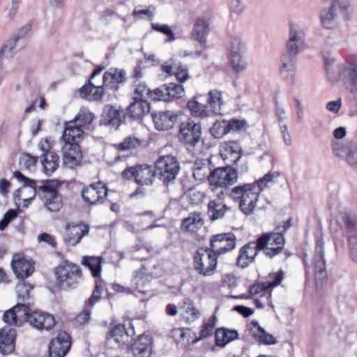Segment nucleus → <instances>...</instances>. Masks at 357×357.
I'll use <instances>...</instances> for the list:
<instances>
[{"mask_svg":"<svg viewBox=\"0 0 357 357\" xmlns=\"http://www.w3.org/2000/svg\"><path fill=\"white\" fill-rule=\"evenodd\" d=\"M261 250L258 247V241L257 243L251 242L243 247L237 258V264L241 268L247 267L253 262L257 255V251Z\"/></svg>","mask_w":357,"mask_h":357,"instance_id":"bb28decb","label":"nucleus"},{"mask_svg":"<svg viewBox=\"0 0 357 357\" xmlns=\"http://www.w3.org/2000/svg\"><path fill=\"white\" fill-rule=\"evenodd\" d=\"M227 123L229 132L245 130L248 128V123L245 119H232L227 121Z\"/></svg>","mask_w":357,"mask_h":357,"instance_id":"e2e57ef3","label":"nucleus"},{"mask_svg":"<svg viewBox=\"0 0 357 357\" xmlns=\"http://www.w3.org/2000/svg\"><path fill=\"white\" fill-rule=\"evenodd\" d=\"M204 223L201 214L191 213L183 220L182 227L188 231L195 233L203 227Z\"/></svg>","mask_w":357,"mask_h":357,"instance_id":"ea45409f","label":"nucleus"},{"mask_svg":"<svg viewBox=\"0 0 357 357\" xmlns=\"http://www.w3.org/2000/svg\"><path fill=\"white\" fill-rule=\"evenodd\" d=\"M202 126L199 123L192 121H188L181 123L178 137L186 144L195 146L201 139Z\"/></svg>","mask_w":357,"mask_h":357,"instance_id":"4468645a","label":"nucleus"},{"mask_svg":"<svg viewBox=\"0 0 357 357\" xmlns=\"http://www.w3.org/2000/svg\"><path fill=\"white\" fill-rule=\"evenodd\" d=\"M58 185L55 180L47 181L38 188L40 196L45 207L51 212H57L61 208L63 203L54 186Z\"/></svg>","mask_w":357,"mask_h":357,"instance_id":"9b49d317","label":"nucleus"},{"mask_svg":"<svg viewBox=\"0 0 357 357\" xmlns=\"http://www.w3.org/2000/svg\"><path fill=\"white\" fill-rule=\"evenodd\" d=\"M150 111V105L146 100H136L128 107V113L135 119H141Z\"/></svg>","mask_w":357,"mask_h":357,"instance_id":"58836bf2","label":"nucleus"},{"mask_svg":"<svg viewBox=\"0 0 357 357\" xmlns=\"http://www.w3.org/2000/svg\"><path fill=\"white\" fill-rule=\"evenodd\" d=\"M180 171V164L172 155L160 156L155 162V172L165 184L174 181Z\"/></svg>","mask_w":357,"mask_h":357,"instance_id":"6e6552de","label":"nucleus"},{"mask_svg":"<svg viewBox=\"0 0 357 357\" xmlns=\"http://www.w3.org/2000/svg\"><path fill=\"white\" fill-rule=\"evenodd\" d=\"M324 255V242L320 239L317 241L312 256L305 255L304 257L307 274H314L317 280H322L327 275Z\"/></svg>","mask_w":357,"mask_h":357,"instance_id":"423d86ee","label":"nucleus"},{"mask_svg":"<svg viewBox=\"0 0 357 357\" xmlns=\"http://www.w3.org/2000/svg\"><path fill=\"white\" fill-rule=\"evenodd\" d=\"M151 28L155 31L162 33L167 36L166 39V42H172L176 40V37L170 26L167 24H151Z\"/></svg>","mask_w":357,"mask_h":357,"instance_id":"bf43d9fd","label":"nucleus"},{"mask_svg":"<svg viewBox=\"0 0 357 357\" xmlns=\"http://www.w3.org/2000/svg\"><path fill=\"white\" fill-rule=\"evenodd\" d=\"M207 104L210 107V113L221 114L225 105L222 92L218 89L210 90L207 93Z\"/></svg>","mask_w":357,"mask_h":357,"instance_id":"473e14b6","label":"nucleus"},{"mask_svg":"<svg viewBox=\"0 0 357 357\" xmlns=\"http://www.w3.org/2000/svg\"><path fill=\"white\" fill-rule=\"evenodd\" d=\"M152 279V275L144 267H142L135 272L132 279V284L135 287L138 292L146 294L148 291L145 289Z\"/></svg>","mask_w":357,"mask_h":357,"instance_id":"2f4dec72","label":"nucleus"},{"mask_svg":"<svg viewBox=\"0 0 357 357\" xmlns=\"http://www.w3.org/2000/svg\"><path fill=\"white\" fill-rule=\"evenodd\" d=\"M62 153L65 166L72 169L80 163L82 155L78 145L63 144Z\"/></svg>","mask_w":357,"mask_h":357,"instance_id":"393cba45","label":"nucleus"},{"mask_svg":"<svg viewBox=\"0 0 357 357\" xmlns=\"http://www.w3.org/2000/svg\"><path fill=\"white\" fill-rule=\"evenodd\" d=\"M110 338L119 344H124L128 340V334L123 324L116 325L111 331Z\"/></svg>","mask_w":357,"mask_h":357,"instance_id":"864d4df0","label":"nucleus"},{"mask_svg":"<svg viewBox=\"0 0 357 357\" xmlns=\"http://www.w3.org/2000/svg\"><path fill=\"white\" fill-rule=\"evenodd\" d=\"M126 73L123 70L111 68L103 75V86L105 88L117 90L119 85L126 81Z\"/></svg>","mask_w":357,"mask_h":357,"instance_id":"a878e982","label":"nucleus"},{"mask_svg":"<svg viewBox=\"0 0 357 357\" xmlns=\"http://www.w3.org/2000/svg\"><path fill=\"white\" fill-rule=\"evenodd\" d=\"M13 176L23 185L13 193L15 204L20 207L22 201V207L26 208L36 195V182L24 176L20 172L15 171Z\"/></svg>","mask_w":357,"mask_h":357,"instance_id":"0eeeda50","label":"nucleus"},{"mask_svg":"<svg viewBox=\"0 0 357 357\" xmlns=\"http://www.w3.org/2000/svg\"><path fill=\"white\" fill-rule=\"evenodd\" d=\"M280 174L278 172H268L263 177L258 181L252 183L261 192L266 188H270L275 183L280 177Z\"/></svg>","mask_w":357,"mask_h":357,"instance_id":"79ce46f5","label":"nucleus"},{"mask_svg":"<svg viewBox=\"0 0 357 357\" xmlns=\"http://www.w3.org/2000/svg\"><path fill=\"white\" fill-rule=\"evenodd\" d=\"M344 160L352 168L357 169V144L350 150Z\"/></svg>","mask_w":357,"mask_h":357,"instance_id":"774afa93","label":"nucleus"},{"mask_svg":"<svg viewBox=\"0 0 357 357\" xmlns=\"http://www.w3.org/2000/svg\"><path fill=\"white\" fill-rule=\"evenodd\" d=\"M229 132L228 123L226 120L216 121L211 128V135L217 139L222 138Z\"/></svg>","mask_w":357,"mask_h":357,"instance_id":"5fc2aeb1","label":"nucleus"},{"mask_svg":"<svg viewBox=\"0 0 357 357\" xmlns=\"http://www.w3.org/2000/svg\"><path fill=\"white\" fill-rule=\"evenodd\" d=\"M357 144L348 141L346 142L342 141H332L331 147L333 154L342 160L347 155L350 150Z\"/></svg>","mask_w":357,"mask_h":357,"instance_id":"a19ab883","label":"nucleus"},{"mask_svg":"<svg viewBox=\"0 0 357 357\" xmlns=\"http://www.w3.org/2000/svg\"><path fill=\"white\" fill-rule=\"evenodd\" d=\"M155 175V171L148 165L129 167L122 172V176L124 178L127 180L135 178V182L139 185H151Z\"/></svg>","mask_w":357,"mask_h":357,"instance_id":"9d476101","label":"nucleus"},{"mask_svg":"<svg viewBox=\"0 0 357 357\" xmlns=\"http://www.w3.org/2000/svg\"><path fill=\"white\" fill-rule=\"evenodd\" d=\"M187 107L194 116L206 118L210 116V111L208 110L207 106L200 103L195 98L188 102Z\"/></svg>","mask_w":357,"mask_h":357,"instance_id":"de8ad7c7","label":"nucleus"},{"mask_svg":"<svg viewBox=\"0 0 357 357\" xmlns=\"http://www.w3.org/2000/svg\"><path fill=\"white\" fill-rule=\"evenodd\" d=\"M227 205L219 200H212L208 204V213L212 220L222 218L227 210Z\"/></svg>","mask_w":357,"mask_h":357,"instance_id":"37998d69","label":"nucleus"},{"mask_svg":"<svg viewBox=\"0 0 357 357\" xmlns=\"http://www.w3.org/2000/svg\"><path fill=\"white\" fill-rule=\"evenodd\" d=\"M260 192L252 183L239 185L231 190V197L238 202L240 210L245 215L252 213L257 206Z\"/></svg>","mask_w":357,"mask_h":357,"instance_id":"f03ea898","label":"nucleus"},{"mask_svg":"<svg viewBox=\"0 0 357 357\" xmlns=\"http://www.w3.org/2000/svg\"><path fill=\"white\" fill-rule=\"evenodd\" d=\"M32 287L25 282H20L16 286V292L18 301H24L29 298V293Z\"/></svg>","mask_w":357,"mask_h":357,"instance_id":"052dcab7","label":"nucleus"},{"mask_svg":"<svg viewBox=\"0 0 357 357\" xmlns=\"http://www.w3.org/2000/svg\"><path fill=\"white\" fill-rule=\"evenodd\" d=\"M54 275L56 285L62 289L68 290L78 284L82 272L79 266L66 261L55 268Z\"/></svg>","mask_w":357,"mask_h":357,"instance_id":"7ed1b4c3","label":"nucleus"},{"mask_svg":"<svg viewBox=\"0 0 357 357\" xmlns=\"http://www.w3.org/2000/svg\"><path fill=\"white\" fill-rule=\"evenodd\" d=\"M182 318L187 322H193L199 318L200 311L197 308L194 302L190 299L184 301L181 308Z\"/></svg>","mask_w":357,"mask_h":357,"instance_id":"4c0bfd02","label":"nucleus"},{"mask_svg":"<svg viewBox=\"0 0 357 357\" xmlns=\"http://www.w3.org/2000/svg\"><path fill=\"white\" fill-rule=\"evenodd\" d=\"M217 266L218 257L210 248H199L193 256L194 270L204 277L213 275Z\"/></svg>","mask_w":357,"mask_h":357,"instance_id":"39448f33","label":"nucleus"},{"mask_svg":"<svg viewBox=\"0 0 357 357\" xmlns=\"http://www.w3.org/2000/svg\"><path fill=\"white\" fill-rule=\"evenodd\" d=\"M187 195L190 202L193 204H199L202 203L205 198L204 192L197 188L189 190Z\"/></svg>","mask_w":357,"mask_h":357,"instance_id":"0e129e2a","label":"nucleus"},{"mask_svg":"<svg viewBox=\"0 0 357 357\" xmlns=\"http://www.w3.org/2000/svg\"><path fill=\"white\" fill-rule=\"evenodd\" d=\"M215 344L218 347H225L238 337L236 330L219 328L215 331Z\"/></svg>","mask_w":357,"mask_h":357,"instance_id":"e433bc0d","label":"nucleus"},{"mask_svg":"<svg viewBox=\"0 0 357 357\" xmlns=\"http://www.w3.org/2000/svg\"><path fill=\"white\" fill-rule=\"evenodd\" d=\"M193 177L198 181H202L208 178L211 174V169L209 165L204 160H197L193 166L192 169Z\"/></svg>","mask_w":357,"mask_h":357,"instance_id":"c03bdc74","label":"nucleus"},{"mask_svg":"<svg viewBox=\"0 0 357 357\" xmlns=\"http://www.w3.org/2000/svg\"><path fill=\"white\" fill-rule=\"evenodd\" d=\"M216 324L217 318L215 315H213L208 319L204 320L203 325L202 326V329L200 331V335L193 342H197L202 339L206 338L212 335Z\"/></svg>","mask_w":357,"mask_h":357,"instance_id":"8fccbe9b","label":"nucleus"},{"mask_svg":"<svg viewBox=\"0 0 357 357\" xmlns=\"http://www.w3.org/2000/svg\"><path fill=\"white\" fill-rule=\"evenodd\" d=\"M241 146L236 142H225L220 146V155L229 164L236 163L241 158Z\"/></svg>","mask_w":357,"mask_h":357,"instance_id":"4be33fe9","label":"nucleus"},{"mask_svg":"<svg viewBox=\"0 0 357 357\" xmlns=\"http://www.w3.org/2000/svg\"><path fill=\"white\" fill-rule=\"evenodd\" d=\"M250 326L252 336L259 344L271 345L277 343L276 338L273 335L266 333L257 321H252Z\"/></svg>","mask_w":357,"mask_h":357,"instance_id":"cd10ccee","label":"nucleus"},{"mask_svg":"<svg viewBox=\"0 0 357 357\" xmlns=\"http://www.w3.org/2000/svg\"><path fill=\"white\" fill-rule=\"evenodd\" d=\"M338 75L341 81L348 84L351 91H357V56L351 54L337 65Z\"/></svg>","mask_w":357,"mask_h":357,"instance_id":"1a4fd4ad","label":"nucleus"},{"mask_svg":"<svg viewBox=\"0 0 357 357\" xmlns=\"http://www.w3.org/2000/svg\"><path fill=\"white\" fill-rule=\"evenodd\" d=\"M37 160L38 158L36 157L32 156L28 153H23L20 157V165L22 168L31 171L34 169Z\"/></svg>","mask_w":357,"mask_h":357,"instance_id":"680f3d73","label":"nucleus"},{"mask_svg":"<svg viewBox=\"0 0 357 357\" xmlns=\"http://www.w3.org/2000/svg\"><path fill=\"white\" fill-rule=\"evenodd\" d=\"M101 262L100 257L84 256L81 264L89 268L94 278H98L100 275L102 270Z\"/></svg>","mask_w":357,"mask_h":357,"instance_id":"a18cd8bd","label":"nucleus"},{"mask_svg":"<svg viewBox=\"0 0 357 357\" xmlns=\"http://www.w3.org/2000/svg\"><path fill=\"white\" fill-rule=\"evenodd\" d=\"M284 238L281 234H266L258 238L259 249L263 250L270 258L278 255L283 250Z\"/></svg>","mask_w":357,"mask_h":357,"instance_id":"f8f14e48","label":"nucleus"},{"mask_svg":"<svg viewBox=\"0 0 357 357\" xmlns=\"http://www.w3.org/2000/svg\"><path fill=\"white\" fill-rule=\"evenodd\" d=\"M15 331L8 326L0 330V352L3 354H11L15 348Z\"/></svg>","mask_w":357,"mask_h":357,"instance_id":"c756f323","label":"nucleus"},{"mask_svg":"<svg viewBox=\"0 0 357 357\" xmlns=\"http://www.w3.org/2000/svg\"><path fill=\"white\" fill-rule=\"evenodd\" d=\"M89 227L84 224L67 225L64 234V241L70 246L76 245L82 238L88 234Z\"/></svg>","mask_w":357,"mask_h":357,"instance_id":"412c9836","label":"nucleus"},{"mask_svg":"<svg viewBox=\"0 0 357 357\" xmlns=\"http://www.w3.org/2000/svg\"><path fill=\"white\" fill-rule=\"evenodd\" d=\"M82 134V127L76 124L73 121L67 122L62 135L64 144L78 145V142L81 139Z\"/></svg>","mask_w":357,"mask_h":357,"instance_id":"c85d7f7f","label":"nucleus"},{"mask_svg":"<svg viewBox=\"0 0 357 357\" xmlns=\"http://www.w3.org/2000/svg\"><path fill=\"white\" fill-rule=\"evenodd\" d=\"M107 192L108 189L105 184L98 182L84 188L82 197L85 202L94 205L102 203L107 196Z\"/></svg>","mask_w":357,"mask_h":357,"instance_id":"2eb2a0df","label":"nucleus"},{"mask_svg":"<svg viewBox=\"0 0 357 357\" xmlns=\"http://www.w3.org/2000/svg\"><path fill=\"white\" fill-rule=\"evenodd\" d=\"M70 338L66 332H61L49 345L50 357H64L70 347Z\"/></svg>","mask_w":357,"mask_h":357,"instance_id":"aec40b11","label":"nucleus"},{"mask_svg":"<svg viewBox=\"0 0 357 357\" xmlns=\"http://www.w3.org/2000/svg\"><path fill=\"white\" fill-rule=\"evenodd\" d=\"M103 116L106 125L115 127H119L125 117L123 110L116 109L112 105L105 107Z\"/></svg>","mask_w":357,"mask_h":357,"instance_id":"f704fd0d","label":"nucleus"},{"mask_svg":"<svg viewBox=\"0 0 357 357\" xmlns=\"http://www.w3.org/2000/svg\"><path fill=\"white\" fill-rule=\"evenodd\" d=\"M242 44L238 38H232L229 43V58L232 69L236 73L246 70L248 64L241 55Z\"/></svg>","mask_w":357,"mask_h":357,"instance_id":"f3484780","label":"nucleus"},{"mask_svg":"<svg viewBox=\"0 0 357 357\" xmlns=\"http://www.w3.org/2000/svg\"><path fill=\"white\" fill-rule=\"evenodd\" d=\"M348 246L350 253V257L352 260L357 262V236L351 235L348 238Z\"/></svg>","mask_w":357,"mask_h":357,"instance_id":"338daca9","label":"nucleus"},{"mask_svg":"<svg viewBox=\"0 0 357 357\" xmlns=\"http://www.w3.org/2000/svg\"><path fill=\"white\" fill-rule=\"evenodd\" d=\"M142 144V141L140 139L135 136H129L118 144V148L121 151L136 149L139 148Z\"/></svg>","mask_w":357,"mask_h":357,"instance_id":"6e6d98bb","label":"nucleus"},{"mask_svg":"<svg viewBox=\"0 0 357 357\" xmlns=\"http://www.w3.org/2000/svg\"><path fill=\"white\" fill-rule=\"evenodd\" d=\"M79 91L81 97L90 101L99 100L104 96L103 86H96L91 82L83 86Z\"/></svg>","mask_w":357,"mask_h":357,"instance_id":"c9c22d12","label":"nucleus"},{"mask_svg":"<svg viewBox=\"0 0 357 357\" xmlns=\"http://www.w3.org/2000/svg\"><path fill=\"white\" fill-rule=\"evenodd\" d=\"M223 172V179L225 187L227 188L237 182L238 174L235 169L231 167H222Z\"/></svg>","mask_w":357,"mask_h":357,"instance_id":"4d7b16f0","label":"nucleus"},{"mask_svg":"<svg viewBox=\"0 0 357 357\" xmlns=\"http://www.w3.org/2000/svg\"><path fill=\"white\" fill-rule=\"evenodd\" d=\"M236 246V238L233 234H220L211 239V250L216 256L232 250Z\"/></svg>","mask_w":357,"mask_h":357,"instance_id":"dca6fc26","label":"nucleus"},{"mask_svg":"<svg viewBox=\"0 0 357 357\" xmlns=\"http://www.w3.org/2000/svg\"><path fill=\"white\" fill-rule=\"evenodd\" d=\"M151 340L149 335L139 336L132 345V352L135 357H150L151 354Z\"/></svg>","mask_w":357,"mask_h":357,"instance_id":"72a5a7b5","label":"nucleus"},{"mask_svg":"<svg viewBox=\"0 0 357 357\" xmlns=\"http://www.w3.org/2000/svg\"><path fill=\"white\" fill-rule=\"evenodd\" d=\"M18 40L17 37H11L9 38L5 44L1 48V50L5 54L6 56H11L14 53L15 50L17 43Z\"/></svg>","mask_w":357,"mask_h":357,"instance_id":"69168bd1","label":"nucleus"},{"mask_svg":"<svg viewBox=\"0 0 357 357\" xmlns=\"http://www.w3.org/2000/svg\"><path fill=\"white\" fill-rule=\"evenodd\" d=\"M11 267L16 277L22 280L29 277L34 271L33 263L22 253L13 256Z\"/></svg>","mask_w":357,"mask_h":357,"instance_id":"a211bd4d","label":"nucleus"},{"mask_svg":"<svg viewBox=\"0 0 357 357\" xmlns=\"http://www.w3.org/2000/svg\"><path fill=\"white\" fill-rule=\"evenodd\" d=\"M167 100L171 101L174 99L181 98L185 95L183 86L175 83H170L165 85Z\"/></svg>","mask_w":357,"mask_h":357,"instance_id":"09e8293b","label":"nucleus"},{"mask_svg":"<svg viewBox=\"0 0 357 357\" xmlns=\"http://www.w3.org/2000/svg\"><path fill=\"white\" fill-rule=\"evenodd\" d=\"M151 89L147 87L145 83H139L135 88V97L136 100H146L150 98Z\"/></svg>","mask_w":357,"mask_h":357,"instance_id":"13d9d810","label":"nucleus"},{"mask_svg":"<svg viewBox=\"0 0 357 357\" xmlns=\"http://www.w3.org/2000/svg\"><path fill=\"white\" fill-rule=\"evenodd\" d=\"M59 160V156L52 152L43 154L42 165L45 174L50 175L57 169Z\"/></svg>","mask_w":357,"mask_h":357,"instance_id":"49530a36","label":"nucleus"},{"mask_svg":"<svg viewBox=\"0 0 357 357\" xmlns=\"http://www.w3.org/2000/svg\"><path fill=\"white\" fill-rule=\"evenodd\" d=\"M284 278L282 271L269 274L268 280L260 284H255L250 287L249 292L252 296L264 294L266 295V289L278 286Z\"/></svg>","mask_w":357,"mask_h":357,"instance_id":"5701e85b","label":"nucleus"},{"mask_svg":"<svg viewBox=\"0 0 357 357\" xmlns=\"http://www.w3.org/2000/svg\"><path fill=\"white\" fill-rule=\"evenodd\" d=\"M3 320L10 326H20L28 321L38 329L51 328L55 324L52 315L42 312H31L29 306L17 303L11 309L7 310L3 316Z\"/></svg>","mask_w":357,"mask_h":357,"instance_id":"f257e3e1","label":"nucleus"},{"mask_svg":"<svg viewBox=\"0 0 357 357\" xmlns=\"http://www.w3.org/2000/svg\"><path fill=\"white\" fill-rule=\"evenodd\" d=\"M321 25L328 29L336 28L340 23L341 19L348 20L350 17V3L343 2L340 4L333 2L330 7L320 11Z\"/></svg>","mask_w":357,"mask_h":357,"instance_id":"20e7f679","label":"nucleus"},{"mask_svg":"<svg viewBox=\"0 0 357 357\" xmlns=\"http://www.w3.org/2000/svg\"><path fill=\"white\" fill-rule=\"evenodd\" d=\"M95 118V115L88 108H81L73 120L76 124L80 127L88 126L92 123Z\"/></svg>","mask_w":357,"mask_h":357,"instance_id":"3c124183","label":"nucleus"},{"mask_svg":"<svg viewBox=\"0 0 357 357\" xmlns=\"http://www.w3.org/2000/svg\"><path fill=\"white\" fill-rule=\"evenodd\" d=\"M296 55L284 52L280 59V74L288 84H294L296 70Z\"/></svg>","mask_w":357,"mask_h":357,"instance_id":"6ab92c4d","label":"nucleus"},{"mask_svg":"<svg viewBox=\"0 0 357 357\" xmlns=\"http://www.w3.org/2000/svg\"><path fill=\"white\" fill-rule=\"evenodd\" d=\"M305 40L304 29L298 24H291L289 33V38L285 45L284 52L291 55H297L303 48Z\"/></svg>","mask_w":357,"mask_h":357,"instance_id":"ddd939ff","label":"nucleus"},{"mask_svg":"<svg viewBox=\"0 0 357 357\" xmlns=\"http://www.w3.org/2000/svg\"><path fill=\"white\" fill-rule=\"evenodd\" d=\"M155 127L158 130H167L172 128L178 115L172 111L158 112L152 114Z\"/></svg>","mask_w":357,"mask_h":357,"instance_id":"b1692460","label":"nucleus"},{"mask_svg":"<svg viewBox=\"0 0 357 357\" xmlns=\"http://www.w3.org/2000/svg\"><path fill=\"white\" fill-rule=\"evenodd\" d=\"M210 31L209 24L207 20L204 18H199L196 20L192 36L202 49H206V36Z\"/></svg>","mask_w":357,"mask_h":357,"instance_id":"7c9ffc66","label":"nucleus"},{"mask_svg":"<svg viewBox=\"0 0 357 357\" xmlns=\"http://www.w3.org/2000/svg\"><path fill=\"white\" fill-rule=\"evenodd\" d=\"M208 181L212 190H215V188H226L224 179H223V172L222 168H217L211 172L208 176Z\"/></svg>","mask_w":357,"mask_h":357,"instance_id":"603ef678","label":"nucleus"}]
</instances>
